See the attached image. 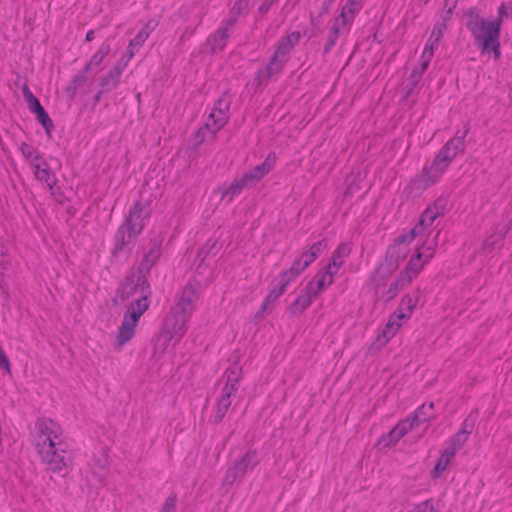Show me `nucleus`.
Here are the masks:
<instances>
[{"mask_svg": "<svg viewBox=\"0 0 512 512\" xmlns=\"http://www.w3.org/2000/svg\"><path fill=\"white\" fill-rule=\"evenodd\" d=\"M441 214V206H429L411 231L399 235L388 246L372 276L377 295L385 300L393 299L418 276L437 247L439 232L432 225Z\"/></svg>", "mask_w": 512, "mask_h": 512, "instance_id": "1", "label": "nucleus"}, {"mask_svg": "<svg viewBox=\"0 0 512 512\" xmlns=\"http://www.w3.org/2000/svg\"><path fill=\"white\" fill-rule=\"evenodd\" d=\"M34 445L41 460L53 472L66 474L72 464V454L63 439L62 427L48 418L36 421L32 431Z\"/></svg>", "mask_w": 512, "mask_h": 512, "instance_id": "2", "label": "nucleus"}, {"mask_svg": "<svg viewBox=\"0 0 512 512\" xmlns=\"http://www.w3.org/2000/svg\"><path fill=\"white\" fill-rule=\"evenodd\" d=\"M201 293L200 283L189 281L176 295L174 305L162 327V341L175 345L187 329V322L196 310Z\"/></svg>", "mask_w": 512, "mask_h": 512, "instance_id": "3", "label": "nucleus"}, {"mask_svg": "<svg viewBox=\"0 0 512 512\" xmlns=\"http://www.w3.org/2000/svg\"><path fill=\"white\" fill-rule=\"evenodd\" d=\"M466 133V130L463 132L458 131L454 138L446 143L431 166L424 168L422 173L413 180L412 184L416 189H426L440 179L449 163L458 153L464 150Z\"/></svg>", "mask_w": 512, "mask_h": 512, "instance_id": "4", "label": "nucleus"}, {"mask_svg": "<svg viewBox=\"0 0 512 512\" xmlns=\"http://www.w3.org/2000/svg\"><path fill=\"white\" fill-rule=\"evenodd\" d=\"M498 13L500 16L498 21H488L475 17L468 23L469 29L482 47V52L492 51L495 58L500 57L499 33L501 20L508 17L512 18V1L503 3L498 9Z\"/></svg>", "mask_w": 512, "mask_h": 512, "instance_id": "5", "label": "nucleus"}, {"mask_svg": "<svg viewBox=\"0 0 512 512\" xmlns=\"http://www.w3.org/2000/svg\"><path fill=\"white\" fill-rule=\"evenodd\" d=\"M419 302V291H412L406 294L400 301L399 306L389 317L383 330L377 335L371 344V349L380 350L399 331V329L411 318Z\"/></svg>", "mask_w": 512, "mask_h": 512, "instance_id": "6", "label": "nucleus"}, {"mask_svg": "<svg viewBox=\"0 0 512 512\" xmlns=\"http://www.w3.org/2000/svg\"><path fill=\"white\" fill-rule=\"evenodd\" d=\"M300 37V32L293 31L281 39L270 63L259 69L254 80L251 82L254 89L261 88L268 82L269 78L281 71L288 61L291 49L298 44Z\"/></svg>", "mask_w": 512, "mask_h": 512, "instance_id": "7", "label": "nucleus"}, {"mask_svg": "<svg viewBox=\"0 0 512 512\" xmlns=\"http://www.w3.org/2000/svg\"><path fill=\"white\" fill-rule=\"evenodd\" d=\"M335 276L326 267L319 270L307 283L306 287L301 290L294 303L291 304L290 310L293 313L304 311L314 299L333 283Z\"/></svg>", "mask_w": 512, "mask_h": 512, "instance_id": "8", "label": "nucleus"}, {"mask_svg": "<svg viewBox=\"0 0 512 512\" xmlns=\"http://www.w3.org/2000/svg\"><path fill=\"white\" fill-rule=\"evenodd\" d=\"M121 300L128 301V307L139 308L144 303V309L149 307V285L141 271H132L118 289Z\"/></svg>", "mask_w": 512, "mask_h": 512, "instance_id": "9", "label": "nucleus"}, {"mask_svg": "<svg viewBox=\"0 0 512 512\" xmlns=\"http://www.w3.org/2000/svg\"><path fill=\"white\" fill-rule=\"evenodd\" d=\"M147 309H144V303L139 304V308L128 307L123 321L116 335V348L121 349L135 334V328L140 317Z\"/></svg>", "mask_w": 512, "mask_h": 512, "instance_id": "10", "label": "nucleus"}, {"mask_svg": "<svg viewBox=\"0 0 512 512\" xmlns=\"http://www.w3.org/2000/svg\"><path fill=\"white\" fill-rule=\"evenodd\" d=\"M226 384L223 387L222 395L218 401V413L223 417L231 405L230 397L238 389V382L241 378V369L238 365L230 366L226 372Z\"/></svg>", "mask_w": 512, "mask_h": 512, "instance_id": "11", "label": "nucleus"}, {"mask_svg": "<svg viewBox=\"0 0 512 512\" xmlns=\"http://www.w3.org/2000/svg\"><path fill=\"white\" fill-rule=\"evenodd\" d=\"M230 102L226 97L220 98L213 106L206 121V127L212 133L219 131L228 120Z\"/></svg>", "mask_w": 512, "mask_h": 512, "instance_id": "12", "label": "nucleus"}, {"mask_svg": "<svg viewBox=\"0 0 512 512\" xmlns=\"http://www.w3.org/2000/svg\"><path fill=\"white\" fill-rule=\"evenodd\" d=\"M327 243L325 240H319L311 244L307 249L303 250L301 254L296 256L292 265L295 267L296 272H303L316 258L325 250Z\"/></svg>", "mask_w": 512, "mask_h": 512, "instance_id": "13", "label": "nucleus"}, {"mask_svg": "<svg viewBox=\"0 0 512 512\" xmlns=\"http://www.w3.org/2000/svg\"><path fill=\"white\" fill-rule=\"evenodd\" d=\"M361 9V0H347L341 14L336 18L333 29L336 34L344 32L353 22L355 14Z\"/></svg>", "mask_w": 512, "mask_h": 512, "instance_id": "14", "label": "nucleus"}, {"mask_svg": "<svg viewBox=\"0 0 512 512\" xmlns=\"http://www.w3.org/2000/svg\"><path fill=\"white\" fill-rule=\"evenodd\" d=\"M414 428V420L406 418L399 422L387 435L380 439L379 444L383 447L394 445L398 442L405 434Z\"/></svg>", "mask_w": 512, "mask_h": 512, "instance_id": "15", "label": "nucleus"}, {"mask_svg": "<svg viewBox=\"0 0 512 512\" xmlns=\"http://www.w3.org/2000/svg\"><path fill=\"white\" fill-rule=\"evenodd\" d=\"M273 164L274 160L271 156H268L262 164L254 167L250 172L244 174L242 179L247 184V186H250L268 174L272 169Z\"/></svg>", "mask_w": 512, "mask_h": 512, "instance_id": "16", "label": "nucleus"}, {"mask_svg": "<svg viewBox=\"0 0 512 512\" xmlns=\"http://www.w3.org/2000/svg\"><path fill=\"white\" fill-rule=\"evenodd\" d=\"M136 237L127 227L121 225L115 235L114 255H118L124 249H130Z\"/></svg>", "mask_w": 512, "mask_h": 512, "instance_id": "17", "label": "nucleus"}, {"mask_svg": "<svg viewBox=\"0 0 512 512\" xmlns=\"http://www.w3.org/2000/svg\"><path fill=\"white\" fill-rule=\"evenodd\" d=\"M351 253V246L347 243L340 245L334 252L331 261L328 263V268L333 274L337 275Z\"/></svg>", "mask_w": 512, "mask_h": 512, "instance_id": "18", "label": "nucleus"}, {"mask_svg": "<svg viewBox=\"0 0 512 512\" xmlns=\"http://www.w3.org/2000/svg\"><path fill=\"white\" fill-rule=\"evenodd\" d=\"M143 209L137 204L130 211L129 216L127 217L124 224V227H127L132 233L136 236L142 231L144 227V213Z\"/></svg>", "mask_w": 512, "mask_h": 512, "instance_id": "19", "label": "nucleus"}, {"mask_svg": "<svg viewBox=\"0 0 512 512\" xmlns=\"http://www.w3.org/2000/svg\"><path fill=\"white\" fill-rule=\"evenodd\" d=\"M34 170V174L37 180L43 182L49 189H53L56 185V178L51 172L45 159L36 163L31 167Z\"/></svg>", "mask_w": 512, "mask_h": 512, "instance_id": "20", "label": "nucleus"}, {"mask_svg": "<svg viewBox=\"0 0 512 512\" xmlns=\"http://www.w3.org/2000/svg\"><path fill=\"white\" fill-rule=\"evenodd\" d=\"M257 462V454L252 451L247 452L233 467L234 478L243 477L247 471L255 467Z\"/></svg>", "mask_w": 512, "mask_h": 512, "instance_id": "21", "label": "nucleus"}, {"mask_svg": "<svg viewBox=\"0 0 512 512\" xmlns=\"http://www.w3.org/2000/svg\"><path fill=\"white\" fill-rule=\"evenodd\" d=\"M454 450L444 448L440 454V457L432 471V477L438 478L449 466L450 462L454 458Z\"/></svg>", "mask_w": 512, "mask_h": 512, "instance_id": "22", "label": "nucleus"}, {"mask_svg": "<svg viewBox=\"0 0 512 512\" xmlns=\"http://www.w3.org/2000/svg\"><path fill=\"white\" fill-rule=\"evenodd\" d=\"M472 424L469 425L468 419L465 420L463 424V429L458 432L450 441V444L446 447V449H453L454 454L460 447L466 442L468 438V434L471 432Z\"/></svg>", "mask_w": 512, "mask_h": 512, "instance_id": "23", "label": "nucleus"}, {"mask_svg": "<svg viewBox=\"0 0 512 512\" xmlns=\"http://www.w3.org/2000/svg\"><path fill=\"white\" fill-rule=\"evenodd\" d=\"M244 187H247V184L242 178L235 180L229 186L221 188L222 199L231 201Z\"/></svg>", "mask_w": 512, "mask_h": 512, "instance_id": "24", "label": "nucleus"}, {"mask_svg": "<svg viewBox=\"0 0 512 512\" xmlns=\"http://www.w3.org/2000/svg\"><path fill=\"white\" fill-rule=\"evenodd\" d=\"M122 67L116 66L102 79V87L105 90H110L117 86L120 76L122 74Z\"/></svg>", "mask_w": 512, "mask_h": 512, "instance_id": "25", "label": "nucleus"}, {"mask_svg": "<svg viewBox=\"0 0 512 512\" xmlns=\"http://www.w3.org/2000/svg\"><path fill=\"white\" fill-rule=\"evenodd\" d=\"M438 43L437 38L429 36L421 55V61H424V68H428Z\"/></svg>", "mask_w": 512, "mask_h": 512, "instance_id": "26", "label": "nucleus"}, {"mask_svg": "<svg viewBox=\"0 0 512 512\" xmlns=\"http://www.w3.org/2000/svg\"><path fill=\"white\" fill-rule=\"evenodd\" d=\"M109 52L110 45L107 43L102 44L99 50L91 57L89 63L85 66V71H88L92 67H98Z\"/></svg>", "mask_w": 512, "mask_h": 512, "instance_id": "27", "label": "nucleus"}, {"mask_svg": "<svg viewBox=\"0 0 512 512\" xmlns=\"http://www.w3.org/2000/svg\"><path fill=\"white\" fill-rule=\"evenodd\" d=\"M433 407L434 404L432 402L423 404L413 417H409L411 420H414V427L420 422H424L433 416Z\"/></svg>", "mask_w": 512, "mask_h": 512, "instance_id": "28", "label": "nucleus"}, {"mask_svg": "<svg viewBox=\"0 0 512 512\" xmlns=\"http://www.w3.org/2000/svg\"><path fill=\"white\" fill-rule=\"evenodd\" d=\"M20 150L24 158L29 162L32 167L36 163L40 162L44 158L34 149L32 146L26 143H22Z\"/></svg>", "mask_w": 512, "mask_h": 512, "instance_id": "29", "label": "nucleus"}, {"mask_svg": "<svg viewBox=\"0 0 512 512\" xmlns=\"http://www.w3.org/2000/svg\"><path fill=\"white\" fill-rule=\"evenodd\" d=\"M228 28L218 30L211 38V47L213 51L222 50L225 46L226 39L228 38Z\"/></svg>", "mask_w": 512, "mask_h": 512, "instance_id": "30", "label": "nucleus"}, {"mask_svg": "<svg viewBox=\"0 0 512 512\" xmlns=\"http://www.w3.org/2000/svg\"><path fill=\"white\" fill-rule=\"evenodd\" d=\"M300 274L301 272H296L295 267L291 265L288 270L279 275L277 278V285L283 287L286 290L288 285L293 282Z\"/></svg>", "mask_w": 512, "mask_h": 512, "instance_id": "31", "label": "nucleus"}, {"mask_svg": "<svg viewBox=\"0 0 512 512\" xmlns=\"http://www.w3.org/2000/svg\"><path fill=\"white\" fill-rule=\"evenodd\" d=\"M409 512H440V501L435 499L426 500L413 507Z\"/></svg>", "mask_w": 512, "mask_h": 512, "instance_id": "32", "label": "nucleus"}, {"mask_svg": "<svg viewBox=\"0 0 512 512\" xmlns=\"http://www.w3.org/2000/svg\"><path fill=\"white\" fill-rule=\"evenodd\" d=\"M37 120L40 122V124L44 127L46 132L50 134V131L53 128V122L47 112L43 109L39 110L35 113Z\"/></svg>", "mask_w": 512, "mask_h": 512, "instance_id": "33", "label": "nucleus"}, {"mask_svg": "<svg viewBox=\"0 0 512 512\" xmlns=\"http://www.w3.org/2000/svg\"><path fill=\"white\" fill-rule=\"evenodd\" d=\"M286 290L283 287H278L277 289H272L267 295L262 309L265 310L270 304L274 303Z\"/></svg>", "mask_w": 512, "mask_h": 512, "instance_id": "34", "label": "nucleus"}, {"mask_svg": "<svg viewBox=\"0 0 512 512\" xmlns=\"http://www.w3.org/2000/svg\"><path fill=\"white\" fill-rule=\"evenodd\" d=\"M505 231L504 227L500 231H497L496 234L492 235L491 237L487 238V240L484 243L485 248L487 249H493L494 245L497 244L503 237Z\"/></svg>", "mask_w": 512, "mask_h": 512, "instance_id": "35", "label": "nucleus"}, {"mask_svg": "<svg viewBox=\"0 0 512 512\" xmlns=\"http://www.w3.org/2000/svg\"><path fill=\"white\" fill-rule=\"evenodd\" d=\"M105 463L106 461H104V463L100 466L99 468V471H94L93 472V478L92 479H88V481L91 483L92 486H97V485H102L103 484V479H104V473H103V468L105 466Z\"/></svg>", "mask_w": 512, "mask_h": 512, "instance_id": "36", "label": "nucleus"}, {"mask_svg": "<svg viewBox=\"0 0 512 512\" xmlns=\"http://www.w3.org/2000/svg\"><path fill=\"white\" fill-rule=\"evenodd\" d=\"M149 32L146 29H142L136 35L134 39L131 40V47H140L142 43L148 38Z\"/></svg>", "mask_w": 512, "mask_h": 512, "instance_id": "37", "label": "nucleus"}, {"mask_svg": "<svg viewBox=\"0 0 512 512\" xmlns=\"http://www.w3.org/2000/svg\"><path fill=\"white\" fill-rule=\"evenodd\" d=\"M427 68H424V61H422L420 67H417L413 70L411 74V81L413 85H417L420 81L423 73L426 71Z\"/></svg>", "mask_w": 512, "mask_h": 512, "instance_id": "38", "label": "nucleus"}, {"mask_svg": "<svg viewBox=\"0 0 512 512\" xmlns=\"http://www.w3.org/2000/svg\"><path fill=\"white\" fill-rule=\"evenodd\" d=\"M445 29H446V25L444 23H437L434 25L430 36L437 38V40L440 41Z\"/></svg>", "mask_w": 512, "mask_h": 512, "instance_id": "39", "label": "nucleus"}, {"mask_svg": "<svg viewBox=\"0 0 512 512\" xmlns=\"http://www.w3.org/2000/svg\"><path fill=\"white\" fill-rule=\"evenodd\" d=\"M175 506H176V497L169 496L165 501V505L162 508V512H174Z\"/></svg>", "mask_w": 512, "mask_h": 512, "instance_id": "40", "label": "nucleus"}, {"mask_svg": "<svg viewBox=\"0 0 512 512\" xmlns=\"http://www.w3.org/2000/svg\"><path fill=\"white\" fill-rule=\"evenodd\" d=\"M28 108L32 113H36L39 110L43 109L42 105L40 104L39 100L35 97L34 99L30 100L28 103Z\"/></svg>", "mask_w": 512, "mask_h": 512, "instance_id": "41", "label": "nucleus"}, {"mask_svg": "<svg viewBox=\"0 0 512 512\" xmlns=\"http://www.w3.org/2000/svg\"><path fill=\"white\" fill-rule=\"evenodd\" d=\"M0 368H3L8 372L10 370L9 360L6 357L5 353L1 349H0Z\"/></svg>", "mask_w": 512, "mask_h": 512, "instance_id": "42", "label": "nucleus"}, {"mask_svg": "<svg viewBox=\"0 0 512 512\" xmlns=\"http://www.w3.org/2000/svg\"><path fill=\"white\" fill-rule=\"evenodd\" d=\"M22 93H23V96L26 100V102L28 103L30 100L34 99L35 96L33 95V93L30 91V89L28 88V86H24L23 89H22Z\"/></svg>", "mask_w": 512, "mask_h": 512, "instance_id": "43", "label": "nucleus"}, {"mask_svg": "<svg viewBox=\"0 0 512 512\" xmlns=\"http://www.w3.org/2000/svg\"><path fill=\"white\" fill-rule=\"evenodd\" d=\"M137 49L138 47H131V42L129 43V46L126 51L127 61H129L134 56V53L136 52Z\"/></svg>", "mask_w": 512, "mask_h": 512, "instance_id": "44", "label": "nucleus"}, {"mask_svg": "<svg viewBox=\"0 0 512 512\" xmlns=\"http://www.w3.org/2000/svg\"><path fill=\"white\" fill-rule=\"evenodd\" d=\"M94 38H95V33H94V31L90 30L86 34V41L91 42L92 40H94Z\"/></svg>", "mask_w": 512, "mask_h": 512, "instance_id": "45", "label": "nucleus"}, {"mask_svg": "<svg viewBox=\"0 0 512 512\" xmlns=\"http://www.w3.org/2000/svg\"><path fill=\"white\" fill-rule=\"evenodd\" d=\"M83 80H84V76H82V75H78V76H76V77L74 78L73 82H74V84L77 86V85H78L81 81H83Z\"/></svg>", "mask_w": 512, "mask_h": 512, "instance_id": "46", "label": "nucleus"}, {"mask_svg": "<svg viewBox=\"0 0 512 512\" xmlns=\"http://www.w3.org/2000/svg\"><path fill=\"white\" fill-rule=\"evenodd\" d=\"M510 97L512 98V88H511V92H510Z\"/></svg>", "mask_w": 512, "mask_h": 512, "instance_id": "47", "label": "nucleus"}]
</instances>
